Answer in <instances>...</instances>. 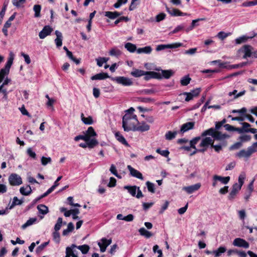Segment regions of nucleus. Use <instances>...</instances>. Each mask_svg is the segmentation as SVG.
<instances>
[{"mask_svg": "<svg viewBox=\"0 0 257 257\" xmlns=\"http://www.w3.org/2000/svg\"><path fill=\"white\" fill-rule=\"evenodd\" d=\"M23 201L21 200H20L17 197H14L13 199V202L11 204L10 203L8 205L7 209H13L16 205H20L23 203Z\"/></svg>", "mask_w": 257, "mask_h": 257, "instance_id": "nucleus-23", "label": "nucleus"}, {"mask_svg": "<svg viewBox=\"0 0 257 257\" xmlns=\"http://www.w3.org/2000/svg\"><path fill=\"white\" fill-rule=\"evenodd\" d=\"M138 187L136 186H125L124 189L127 190L132 196H136L137 190Z\"/></svg>", "mask_w": 257, "mask_h": 257, "instance_id": "nucleus-29", "label": "nucleus"}, {"mask_svg": "<svg viewBox=\"0 0 257 257\" xmlns=\"http://www.w3.org/2000/svg\"><path fill=\"white\" fill-rule=\"evenodd\" d=\"M72 212H74L75 213H79V210L78 209H74L70 210H67L64 212V215L66 217H69L71 214Z\"/></svg>", "mask_w": 257, "mask_h": 257, "instance_id": "nucleus-57", "label": "nucleus"}, {"mask_svg": "<svg viewBox=\"0 0 257 257\" xmlns=\"http://www.w3.org/2000/svg\"><path fill=\"white\" fill-rule=\"evenodd\" d=\"M138 125L137 126H136L135 131H140L142 132H146L150 130V126L149 125L146 123V122L144 121H142L140 123L139 122Z\"/></svg>", "mask_w": 257, "mask_h": 257, "instance_id": "nucleus-20", "label": "nucleus"}, {"mask_svg": "<svg viewBox=\"0 0 257 257\" xmlns=\"http://www.w3.org/2000/svg\"><path fill=\"white\" fill-rule=\"evenodd\" d=\"M226 250V248L224 246H220L217 249L212 251V253L215 257L219 256L222 253H224Z\"/></svg>", "mask_w": 257, "mask_h": 257, "instance_id": "nucleus-32", "label": "nucleus"}, {"mask_svg": "<svg viewBox=\"0 0 257 257\" xmlns=\"http://www.w3.org/2000/svg\"><path fill=\"white\" fill-rule=\"evenodd\" d=\"M159 73L162 77V78L168 79L173 75L174 72L171 70H162L161 73Z\"/></svg>", "mask_w": 257, "mask_h": 257, "instance_id": "nucleus-30", "label": "nucleus"}, {"mask_svg": "<svg viewBox=\"0 0 257 257\" xmlns=\"http://www.w3.org/2000/svg\"><path fill=\"white\" fill-rule=\"evenodd\" d=\"M138 122L136 115L126 113L122 118V127L125 132L135 131Z\"/></svg>", "mask_w": 257, "mask_h": 257, "instance_id": "nucleus-2", "label": "nucleus"}, {"mask_svg": "<svg viewBox=\"0 0 257 257\" xmlns=\"http://www.w3.org/2000/svg\"><path fill=\"white\" fill-rule=\"evenodd\" d=\"M212 143V138L210 137L201 138V137H197L193 139L190 141V145L194 151L191 155H194L197 152H204Z\"/></svg>", "mask_w": 257, "mask_h": 257, "instance_id": "nucleus-1", "label": "nucleus"}, {"mask_svg": "<svg viewBox=\"0 0 257 257\" xmlns=\"http://www.w3.org/2000/svg\"><path fill=\"white\" fill-rule=\"evenodd\" d=\"M168 12L171 15L174 16H184L188 15V14L187 13H183L177 9H173V10L172 11H170L168 10Z\"/></svg>", "mask_w": 257, "mask_h": 257, "instance_id": "nucleus-39", "label": "nucleus"}, {"mask_svg": "<svg viewBox=\"0 0 257 257\" xmlns=\"http://www.w3.org/2000/svg\"><path fill=\"white\" fill-rule=\"evenodd\" d=\"M109 59L106 57H99L96 59L97 62V65L99 67H101L103 63H106L108 61Z\"/></svg>", "mask_w": 257, "mask_h": 257, "instance_id": "nucleus-46", "label": "nucleus"}, {"mask_svg": "<svg viewBox=\"0 0 257 257\" xmlns=\"http://www.w3.org/2000/svg\"><path fill=\"white\" fill-rule=\"evenodd\" d=\"M19 110H20L21 112L23 115H27L30 117H31V115L29 114V113L28 112L27 109L25 108L24 105H23L21 107L19 108Z\"/></svg>", "mask_w": 257, "mask_h": 257, "instance_id": "nucleus-63", "label": "nucleus"}, {"mask_svg": "<svg viewBox=\"0 0 257 257\" xmlns=\"http://www.w3.org/2000/svg\"><path fill=\"white\" fill-rule=\"evenodd\" d=\"M205 20V18H200V19L193 20L192 22L191 26L189 28H187L186 31L187 32H189V31L192 30L196 26V23L197 22L200 21H204Z\"/></svg>", "mask_w": 257, "mask_h": 257, "instance_id": "nucleus-49", "label": "nucleus"}, {"mask_svg": "<svg viewBox=\"0 0 257 257\" xmlns=\"http://www.w3.org/2000/svg\"><path fill=\"white\" fill-rule=\"evenodd\" d=\"M124 47L125 49H127L128 51H129L131 53H133L135 52L136 50H137L136 46L135 44H132L131 43H126L124 45Z\"/></svg>", "mask_w": 257, "mask_h": 257, "instance_id": "nucleus-38", "label": "nucleus"}, {"mask_svg": "<svg viewBox=\"0 0 257 257\" xmlns=\"http://www.w3.org/2000/svg\"><path fill=\"white\" fill-rule=\"evenodd\" d=\"M245 91L243 90L239 92V93H237V91L236 90H234L233 91L229 92L228 95L229 96L233 95V98L236 99L243 95L245 94Z\"/></svg>", "mask_w": 257, "mask_h": 257, "instance_id": "nucleus-34", "label": "nucleus"}, {"mask_svg": "<svg viewBox=\"0 0 257 257\" xmlns=\"http://www.w3.org/2000/svg\"><path fill=\"white\" fill-rule=\"evenodd\" d=\"M156 152L164 157H168L169 154V152L168 150H161L160 149H157Z\"/></svg>", "mask_w": 257, "mask_h": 257, "instance_id": "nucleus-59", "label": "nucleus"}, {"mask_svg": "<svg viewBox=\"0 0 257 257\" xmlns=\"http://www.w3.org/2000/svg\"><path fill=\"white\" fill-rule=\"evenodd\" d=\"M257 150L252 145L251 146L248 148L246 150H242L239 151L237 153V156L239 158H248L253 153H254Z\"/></svg>", "mask_w": 257, "mask_h": 257, "instance_id": "nucleus-10", "label": "nucleus"}, {"mask_svg": "<svg viewBox=\"0 0 257 257\" xmlns=\"http://www.w3.org/2000/svg\"><path fill=\"white\" fill-rule=\"evenodd\" d=\"M111 243V239H107L106 238H102L98 243V245L100 247V250L103 252L105 251L106 247Z\"/></svg>", "mask_w": 257, "mask_h": 257, "instance_id": "nucleus-16", "label": "nucleus"}, {"mask_svg": "<svg viewBox=\"0 0 257 257\" xmlns=\"http://www.w3.org/2000/svg\"><path fill=\"white\" fill-rule=\"evenodd\" d=\"M166 17V14L164 13H160L156 16V22H159L162 20H163Z\"/></svg>", "mask_w": 257, "mask_h": 257, "instance_id": "nucleus-62", "label": "nucleus"}, {"mask_svg": "<svg viewBox=\"0 0 257 257\" xmlns=\"http://www.w3.org/2000/svg\"><path fill=\"white\" fill-rule=\"evenodd\" d=\"M75 248H77V246L74 244H72L71 247H67L66 249V254H67L68 253L69 255L72 256V253H73Z\"/></svg>", "mask_w": 257, "mask_h": 257, "instance_id": "nucleus-53", "label": "nucleus"}, {"mask_svg": "<svg viewBox=\"0 0 257 257\" xmlns=\"http://www.w3.org/2000/svg\"><path fill=\"white\" fill-rule=\"evenodd\" d=\"M145 74V71L135 68H134L131 72V75L135 77H140L144 76Z\"/></svg>", "mask_w": 257, "mask_h": 257, "instance_id": "nucleus-28", "label": "nucleus"}, {"mask_svg": "<svg viewBox=\"0 0 257 257\" xmlns=\"http://www.w3.org/2000/svg\"><path fill=\"white\" fill-rule=\"evenodd\" d=\"M233 244L236 246L243 247L245 248H247L249 247V244L245 240L240 238H235L233 241Z\"/></svg>", "mask_w": 257, "mask_h": 257, "instance_id": "nucleus-18", "label": "nucleus"}, {"mask_svg": "<svg viewBox=\"0 0 257 257\" xmlns=\"http://www.w3.org/2000/svg\"><path fill=\"white\" fill-rule=\"evenodd\" d=\"M81 119L82 121L87 125H90L93 123L92 117L88 116V117H85L83 113L81 114Z\"/></svg>", "mask_w": 257, "mask_h": 257, "instance_id": "nucleus-26", "label": "nucleus"}, {"mask_svg": "<svg viewBox=\"0 0 257 257\" xmlns=\"http://www.w3.org/2000/svg\"><path fill=\"white\" fill-rule=\"evenodd\" d=\"M201 91V88H195L192 90H191L190 92V93L193 95V96L194 97H197Z\"/></svg>", "mask_w": 257, "mask_h": 257, "instance_id": "nucleus-58", "label": "nucleus"}, {"mask_svg": "<svg viewBox=\"0 0 257 257\" xmlns=\"http://www.w3.org/2000/svg\"><path fill=\"white\" fill-rule=\"evenodd\" d=\"M139 232L141 235L144 236L146 238H150V237L153 236V234L151 232L147 230L144 227L141 228L139 230Z\"/></svg>", "mask_w": 257, "mask_h": 257, "instance_id": "nucleus-37", "label": "nucleus"}, {"mask_svg": "<svg viewBox=\"0 0 257 257\" xmlns=\"http://www.w3.org/2000/svg\"><path fill=\"white\" fill-rule=\"evenodd\" d=\"M62 223V218L61 217H59L58 218L57 222L54 227L55 231H58L61 228Z\"/></svg>", "mask_w": 257, "mask_h": 257, "instance_id": "nucleus-52", "label": "nucleus"}, {"mask_svg": "<svg viewBox=\"0 0 257 257\" xmlns=\"http://www.w3.org/2000/svg\"><path fill=\"white\" fill-rule=\"evenodd\" d=\"M37 209L39 211V212L43 215H45L49 212L48 207L43 204L38 205L37 206Z\"/></svg>", "mask_w": 257, "mask_h": 257, "instance_id": "nucleus-31", "label": "nucleus"}, {"mask_svg": "<svg viewBox=\"0 0 257 257\" xmlns=\"http://www.w3.org/2000/svg\"><path fill=\"white\" fill-rule=\"evenodd\" d=\"M120 15L121 14L117 12H106L105 13V16L110 19H114Z\"/></svg>", "mask_w": 257, "mask_h": 257, "instance_id": "nucleus-36", "label": "nucleus"}, {"mask_svg": "<svg viewBox=\"0 0 257 257\" xmlns=\"http://www.w3.org/2000/svg\"><path fill=\"white\" fill-rule=\"evenodd\" d=\"M127 168L129 170L130 174L132 176L137 178L141 180H143L144 179L143 175L140 172H139L137 170H136L130 165H128L127 166Z\"/></svg>", "mask_w": 257, "mask_h": 257, "instance_id": "nucleus-17", "label": "nucleus"}, {"mask_svg": "<svg viewBox=\"0 0 257 257\" xmlns=\"http://www.w3.org/2000/svg\"><path fill=\"white\" fill-rule=\"evenodd\" d=\"M37 221V218H31L29 220L27 221V222L24 223L22 226V228L23 229H25L26 227L33 224Z\"/></svg>", "mask_w": 257, "mask_h": 257, "instance_id": "nucleus-41", "label": "nucleus"}, {"mask_svg": "<svg viewBox=\"0 0 257 257\" xmlns=\"http://www.w3.org/2000/svg\"><path fill=\"white\" fill-rule=\"evenodd\" d=\"M55 34L56 35V38L55 39V44L57 47H60L62 45V34L58 30L55 31Z\"/></svg>", "mask_w": 257, "mask_h": 257, "instance_id": "nucleus-22", "label": "nucleus"}, {"mask_svg": "<svg viewBox=\"0 0 257 257\" xmlns=\"http://www.w3.org/2000/svg\"><path fill=\"white\" fill-rule=\"evenodd\" d=\"M116 139L120 143L125 145V146L128 147L129 145L125 140V138L119 133L116 132L114 134Z\"/></svg>", "mask_w": 257, "mask_h": 257, "instance_id": "nucleus-25", "label": "nucleus"}, {"mask_svg": "<svg viewBox=\"0 0 257 257\" xmlns=\"http://www.w3.org/2000/svg\"><path fill=\"white\" fill-rule=\"evenodd\" d=\"M245 178V173L244 172H241L238 177V183H235L233 185L232 189L238 192L241 189V187L244 183V181Z\"/></svg>", "mask_w": 257, "mask_h": 257, "instance_id": "nucleus-11", "label": "nucleus"}, {"mask_svg": "<svg viewBox=\"0 0 257 257\" xmlns=\"http://www.w3.org/2000/svg\"><path fill=\"white\" fill-rule=\"evenodd\" d=\"M41 161L42 165L46 166L48 164L50 163L52 161V160L50 157H45L43 156L41 158Z\"/></svg>", "mask_w": 257, "mask_h": 257, "instance_id": "nucleus-50", "label": "nucleus"}, {"mask_svg": "<svg viewBox=\"0 0 257 257\" xmlns=\"http://www.w3.org/2000/svg\"><path fill=\"white\" fill-rule=\"evenodd\" d=\"M116 179L113 177H110L109 182L107 185L109 187H113L116 185Z\"/></svg>", "mask_w": 257, "mask_h": 257, "instance_id": "nucleus-64", "label": "nucleus"}, {"mask_svg": "<svg viewBox=\"0 0 257 257\" xmlns=\"http://www.w3.org/2000/svg\"><path fill=\"white\" fill-rule=\"evenodd\" d=\"M201 137H210L212 139L214 140H223L228 137V136L225 134H222L220 132L215 131L213 128H210L208 130L204 131L201 134Z\"/></svg>", "mask_w": 257, "mask_h": 257, "instance_id": "nucleus-4", "label": "nucleus"}, {"mask_svg": "<svg viewBox=\"0 0 257 257\" xmlns=\"http://www.w3.org/2000/svg\"><path fill=\"white\" fill-rule=\"evenodd\" d=\"M52 28L49 26H46L44 27L43 30L40 32L39 36L40 39H43L45 38L47 36L49 35L52 32Z\"/></svg>", "mask_w": 257, "mask_h": 257, "instance_id": "nucleus-19", "label": "nucleus"}, {"mask_svg": "<svg viewBox=\"0 0 257 257\" xmlns=\"http://www.w3.org/2000/svg\"><path fill=\"white\" fill-rule=\"evenodd\" d=\"M109 171L113 175H114L115 176H116L118 178H119V179L121 178V176L120 175H118V174L117 173L116 168L114 165H113V164L111 165L110 169H109Z\"/></svg>", "mask_w": 257, "mask_h": 257, "instance_id": "nucleus-47", "label": "nucleus"}, {"mask_svg": "<svg viewBox=\"0 0 257 257\" xmlns=\"http://www.w3.org/2000/svg\"><path fill=\"white\" fill-rule=\"evenodd\" d=\"M25 2L26 0H12L13 4L18 8L20 7Z\"/></svg>", "mask_w": 257, "mask_h": 257, "instance_id": "nucleus-56", "label": "nucleus"}, {"mask_svg": "<svg viewBox=\"0 0 257 257\" xmlns=\"http://www.w3.org/2000/svg\"><path fill=\"white\" fill-rule=\"evenodd\" d=\"M182 46L181 43H175L167 45H159L157 46L156 50L159 51L165 49H174L180 47Z\"/></svg>", "mask_w": 257, "mask_h": 257, "instance_id": "nucleus-13", "label": "nucleus"}, {"mask_svg": "<svg viewBox=\"0 0 257 257\" xmlns=\"http://www.w3.org/2000/svg\"><path fill=\"white\" fill-rule=\"evenodd\" d=\"M14 58L15 54L13 52H10L7 63L5 67L0 70V83L3 82L4 79L5 78V77L9 74L10 68L13 63Z\"/></svg>", "mask_w": 257, "mask_h": 257, "instance_id": "nucleus-3", "label": "nucleus"}, {"mask_svg": "<svg viewBox=\"0 0 257 257\" xmlns=\"http://www.w3.org/2000/svg\"><path fill=\"white\" fill-rule=\"evenodd\" d=\"M145 73L146 74L144 76H145L144 79L146 80H149L151 78L162 79V77L160 73L158 72L154 71H145Z\"/></svg>", "mask_w": 257, "mask_h": 257, "instance_id": "nucleus-15", "label": "nucleus"}, {"mask_svg": "<svg viewBox=\"0 0 257 257\" xmlns=\"http://www.w3.org/2000/svg\"><path fill=\"white\" fill-rule=\"evenodd\" d=\"M146 184L148 191L152 193H154L155 192L154 184H153V183H152L150 181L146 182Z\"/></svg>", "mask_w": 257, "mask_h": 257, "instance_id": "nucleus-48", "label": "nucleus"}, {"mask_svg": "<svg viewBox=\"0 0 257 257\" xmlns=\"http://www.w3.org/2000/svg\"><path fill=\"white\" fill-rule=\"evenodd\" d=\"M177 134V131H174V132L169 131L166 133V134L165 135V138L166 140H167L168 141H170V140H172L173 139H174L176 137Z\"/></svg>", "mask_w": 257, "mask_h": 257, "instance_id": "nucleus-35", "label": "nucleus"}, {"mask_svg": "<svg viewBox=\"0 0 257 257\" xmlns=\"http://www.w3.org/2000/svg\"><path fill=\"white\" fill-rule=\"evenodd\" d=\"M138 99L140 101L145 103L155 102V99L151 98H139Z\"/></svg>", "mask_w": 257, "mask_h": 257, "instance_id": "nucleus-61", "label": "nucleus"}, {"mask_svg": "<svg viewBox=\"0 0 257 257\" xmlns=\"http://www.w3.org/2000/svg\"><path fill=\"white\" fill-rule=\"evenodd\" d=\"M95 137H93L84 141L85 143H80L79 145V147L84 149L86 148L89 149L94 148L98 144V142Z\"/></svg>", "mask_w": 257, "mask_h": 257, "instance_id": "nucleus-7", "label": "nucleus"}, {"mask_svg": "<svg viewBox=\"0 0 257 257\" xmlns=\"http://www.w3.org/2000/svg\"><path fill=\"white\" fill-rule=\"evenodd\" d=\"M20 193L25 196L29 195L32 192V189L30 186L27 185L26 187H22L20 189Z\"/></svg>", "mask_w": 257, "mask_h": 257, "instance_id": "nucleus-27", "label": "nucleus"}, {"mask_svg": "<svg viewBox=\"0 0 257 257\" xmlns=\"http://www.w3.org/2000/svg\"><path fill=\"white\" fill-rule=\"evenodd\" d=\"M230 180V177H222L218 175H214L213 177L212 186L215 187L217 185V181L220 182L223 184H226Z\"/></svg>", "mask_w": 257, "mask_h": 257, "instance_id": "nucleus-12", "label": "nucleus"}, {"mask_svg": "<svg viewBox=\"0 0 257 257\" xmlns=\"http://www.w3.org/2000/svg\"><path fill=\"white\" fill-rule=\"evenodd\" d=\"M109 53V55L112 56L117 57L119 56L121 54V52L119 49L116 48H113L110 50Z\"/></svg>", "mask_w": 257, "mask_h": 257, "instance_id": "nucleus-45", "label": "nucleus"}, {"mask_svg": "<svg viewBox=\"0 0 257 257\" xmlns=\"http://www.w3.org/2000/svg\"><path fill=\"white\" fill-rule=\"evenodd\" d=\"M111 79L113 81L116 83L124 86H131L133 84L132 79L124 76L112 77Z\"/></svg>", "mask_w": 257, "mask_h": 257, "instance_id": "nucleus-6", "label": "nucleus"}, {"mask_svg": "<svg viewBox=\"0 0 257 257\" xmlns=\"http://www.w3.org/2000/svg\"><path fill=\"white\" fill-rule=\"evenodd\" d=\"M96 136L97 134L94 129L92 126H89L86 131L83 132V135L76 136L74 138V140L75 141H78L80 140L85 141L90 138L96 137Z\"/></svg>", "mask_w": 257, "mask_h": 257, "instance_id": "nucleus-5", "label": "nucleus"}, {"mask_svg": "<svg viewBox=\"0 0 257 257\" xmlns=\"http://www.w3.org/2000/svg\"><path fill=\"white\" fill-rule=\"evenodd\" d=\"M191 80V78L188 75H186L181 79V84L183 86H186L190 83Z\"/></svg>", "mask_w": 257, "mask_h": 257, "instance_id": "nucleus-43", "label": "nucleus"}, {"mask_svg": "<svg viewBox=\"0 0 257 257\" xmlns=\"http://www.w3.org/2000/svg\"><path fill=\"white\" fill-rule=\"evenodd\" d=\"M201 186V183H197L191 186L184 187L182 189L186 191L188 194H191L198 190L200 188Z\"/></svg>", "mask_w": 257, "mask_h": 257, "instance_id": "nucleus-14", "label": "nucleus"}, {"mask_svg": "<svg viewBox=\"0 0 257 257\" xmlns=\"http://www.w3.org/2000/svg\"><path fill=\"white\" fill-rule=\"evenodd\" d=\"M67 56L69 57V58L72 61L75 62L76 64H79L80 62V61L79 59H77L74 57L72 53L71 52H69L68 53L66 54Z\"/></svg>", "mask_w": 257, "mask_h": 257, "instance_id": "nucleus-51", "label": "nucleus"}, {"mask_svg": "<svg viewBox=\"0 0 257 257\" xmlns=\"http://www.w3.org/2000/svg\"><path fill=\"white\" fill-rule=\"evenodd\" d=\"M77 248L79 249L83 254H86L89 250V246L88 245L84 244L82 245L77 246Z\"/></svg>", "mask_w": 257, "mask_h": 257, "instance_id": "nucleus-44", "label": "nucleus"}, {"mask_svg": "<svg viewBox=\"0 0 257 257\" xmlns=\"http://www.w3.org/2000/svg\"><path fill=\"white\" fill-rule=\"evenodd\" d=\"M254 5H257V0L244 2L242 4V6L243 7H250Z\"/></svg>", "mask_w": 257, "mask_h": 257, "instance_id": "nucleus-60", "label": "nucleus"}, {"mask_svg": "<svg viewBox=\"0 0 257 257\" xmlns=\"http://www.w3.org/2000/svg\"><path fill=\"white\" fill-rule=\"evenodd\" d=\"M253 48L249 45H245L240 50L243 53V58H246L247 57H253L257 58V54L255 52H252Z\"/></svg>", "mask_w": 257, "mask_h": 257, "instance_id": "nucleus-9", "label": "nucleus"}, {"mask_svg": "<svg viewBox=\"0 0 257 257\" xmlns=\"http://www.w3.org/2000/svg\"><path fill=\"white\" fill-rule=\"evenodd\" d=\"M74 229V225L72 222H70L68 223L67 229L64 230L63 231V235L64 236L67 235L69 233L72 232Z\"/></svg>", "mask_w": 257, "mask_h": 257, "instance_id": "nucleus-40", "label": "nucleus"}, {"mask_svg": "<svg viewBox=\"0 0 257 257\" xmlns=\"http://www.w3.org/2000/svg\"><path fill=\"white\" fill-rule=\"evenodd\" d=\"M181 96H185V100L186 101H189L193 99L194 97L190 92H184L181 94Z\"/></svg>", "mask_w": 257, "mask_h": 257, "instance_id": "nucleus-54", "label": "nucleus"}, {"mask_svg": "<svg viewBox=\"0 0 257 257\" xmlns=\"http://www.w3.org/2000/svg\"><path fill=\"white\" fill-rule=\"evenodd\" d=\"M9 182L12 186H19L23 183L22 179L19 175L13 173L9 177Z\"/></svg>", "mask_w": 257, "mask_h": 257, "instance_id": "nucleus-8", "label": "nucleus"}, {"mask_svg": "<svg viewBox=\"0 0 257 257\" xmlns=\"http://www.w3.org/2000/svg\"><path fill=\"white\" fill-rule=\"evenodd\" d=\"M195 123L194 122H188L183 124L180 128V132L184 133L194 127Z\"/></svg>", "mask_w": 257, "mask_h": 257, "instance_id": "nucleus-21", "label": "nucleus"}, {"mask_svg": "<svg viewBox=\"0 0 257 257\" xmlns=\"http://www.w3.org/2000/svg\"><path fill=\"white\" fill-rule=\"evenodd\" d=\"M109 75L106 73H100L97 74L91 77L92 80H103L109 78Z\"/></svg>", "mask_w": 257, "mask_h": 257, "instance_id": "nucleus-24", "label": "nucleus"}, {"mask_svg": "<svg viewBox=\"0 0 257 257\" xmlns=\"http://www.w3.org/2000/svg\"><path fill=\"white\" fill-rule=\"evenodd\" d=\"M27 154L32 158L35 159L36 158V154L35 152H34L31 148H29L27 150Z\"/></svg>", "mask_w": 257, "mask_h": 257, "instance_id": "nucleus-55", "label": "nucleus"}, {"mask_svg": "<svg viewBox=\"0 0 257 257\" xmlns=\"http://www.w3.org/2000/svg\"><path fill=\"white\" fill-rule=\"evenodd\" d=\"M152 49L151 46H146L143 48H140L137 49V52L138 54L145 53L150 54L151 53Z\"/></svg>", "mask_w": 257, "mask_h": 257, "instance_id": "nucleus-33", "label": "nucleus"}, {"mask_svg": "<svg viewBox=\"0 0 257 257\" xmlns=\"http://www.w3.org/2000/svg\"><path fill=\"white\" fill-rule=\"evenodd\" d=\"M33 10L35 12V17L39 18L41 16L40 12L41 10V6L39 5H35L34 6Z\"/></svg>", "mask_w": 257, "mask_h": 257, "instance_id": "nucleus-42", "label": "nucleus"}]
</instances>
